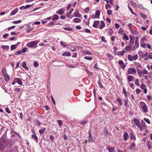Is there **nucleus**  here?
I'll list each match as a JSON object with an SVG mask.
<instances>
[{
    "instance_id": "obj_1",
    "label": "nucleus",
    "mask_w": 152,
    "mask_h": 152,
    "mask_svg": "<svg viewBox=\"0 0 152 152\" xmlns=\"http://www.w3.org/2000/svg\"><path fill=\"white\" fill-rule=\"evenodd\" d=\"M140 105L143 109V112L145 113H147L148 112V107L145 103L144 102H141L140 103Z\"/></svg>"
},
{
    "instance_id": "obj_2",
    "label": "nucleus",
    "mask_w": 152,
    "mask_h": 152,
    "mask_svg": "<svg viewBox=\"0 0 152 152\" xmlns=\"http://www.w3.org/2000/svg\"><path fill=\"white\" fill-rule=\"evenodd\" d=\"M37 41H33L28 43L27 44V46L29 47L33 48L38 43Z\"/></svg>"
},
{
    "instance_id": "obj_3",
    "label": "nucleus",
    "mask_w": 152,
    "mask_h": 152,
    "mask_svg": "<svg viewBox=\"0 0 152 152\" xmlns=\"http://www.w3.org/2000/svg\"><path fill=\"white\" fill-rule=\"evenodd\" d=\"M6 147L4 140L2 139H0V150H3Z\"/></svg>"
},
{
    "instance_id": "obj_4",
    "label": "nucleus",
    "mask_w": 152,
    "mask_h": 152,
    "mask_svg": "<svg viewBox=\"0 0 152 152\" xmlns=\"http://www.w3.org/2000/svg\"><path fill=\"white\" fill-rule=\"evenodd\" d=\"M136 69L133 68H129L128 70V73L129 74H133V73H136Z\"/></svg>"
},
{
    "instance_id": "obj_5",
    "label": "nucleus",
    "mask_w": 152,
    "mask_h": 152,
    "mask_svg": "<svg viewBox=\"0 0 152 152\" xmlns=\"http://www.w3.org/2000/svg\"><path fill=\"white\" fill-rule=\"evenodd\" d=\"M65 11V8H63L58 10L56 12V13L60 15L64 14Z\"/></svg>"
},
{
    "instance_id": "obj_6",
    "label": "nucleus",
    "mask_w": 152,
    "mask_h": 152,
    "mask_svg": "<svg viewBox=\"0 0 152 152\" xmlns=\"http://www.w3.org/2000/svg\"><path fill=\"white\" fill-rule=\"evenodd\" d=\"M139 46V41L137 39H136L134 46L132 48L133 50H134L135 49L137 48Z\"/></svg>"
},
{
    "instance_id": "obj_7",
    "label": "nucleus",
    "mask_w": 152,
    "mask_h": 152,
    "mask_svg": "<svg viewBox=\"0 0 152 152\" xmlns=\"http://www.w3.org/2000/svg\"><path fill=\"white\" fill-rule=\"evenodd\" d=\"M125 49L127 51H131L132 50V45L129 44L128 46H126L125 48Z\"/></svg>"
},
{
    "instance_id": "obj_8",
    "label": "nucleus",
    "mask_w": 152,
    "mask_h": 152,
    "mask_svg": "<svg viewBox=\"0 0 152 152\" xmlns=\"http://www.w3.org/2000/svg\"><path fill=\"white\" fill-rule=\"evenodd\" d=\"M130 38V44H133L135 40V37L134 36H129Z\"/></svg>"
},
{
    "instance_id": "obj_9",
    "label": "nucleus",
    "mask_w": 152,
    "mask_h": 152,
    "mask_svg": "<svg viewBox=\"0 0 152 152\" xmlns=\"http://www.w3.org/2000/svg\"><path fill=\"white\" fill-rule=\"evenodd\" d=\"M99 22H100L99 20H95L93 25V26L95 28H96L97 25L99 24Z\"/></svg>"
},
{
    "instance_id": "obj_10",
    "label": "nucleus",
    "mask_w": 152,
    "mask_h": 152,
    "mask_svg": "<svg viewBox=\"0 0 152 152\" xmlns=\"http://www.w3.org/2000/svg\"><path fill=\"white\" fill-rule=\"evenodd\" d=\"M128 137H129V135H128V133L126 132H125L124 134V136H123L124 140V141L127 140L128 139Z\"/></svg>"
},
{
    "instance_id": "obj_11",
    "label": "nucleus",
    "mask_w": 152,
    "mask_h": 152,
    "mask_svg": "<svg viewBox=\"0 0 152 152\" xmlns=\"http://www.w3.org/2000/svg\"><path fill=\"white\" fill-rule=\"evenodd\" d=\"M52 19L53 21L59 19V16L56 14H55L52 16Z\"/></svg>"
},
{
    "instance_id": "obj_12",
    "label": "nucleus",
    "mask_w": 152,
    "mask_h": 152,
    "mask_svg": "<svg viewBox=\"0 0 152 152\" xmlns=\"http://www.w3.org/2000/svg\"><path fill=\"white\" fill-rule=\"evenodd\" d=\"M27 29L26 31L28 33H30L31 30H33L34 29L33 28V27H31V26L29 25L28 26H27Z\"/></svg>"
},
{
    "instance_id": "obj_13",
    "label": "nucleus",
    "mask_w": 152,
    "mask_h": 152,
    "mask_svg": "<svg viewBox=\"0 0 152 152\" xmlns=\"http://www.w3.org/2000/svg\"><path fill=\"white\" fill-rule=\"evenodd\" d=\"M134 121L137 127L141 124L140 121L137 118H134Z\"/></svg>"
},
{
    "instance_id": "obj_14",
    "label": "nucleus",
    "mask_w": 152,
    "mask_h": 152,
    "mask_svg": "<svg viewBox=\"0 0 152 152\" xmlns=\"http://www.w3.org/2000/svg\"><path fill=\"white\" fill-rule=\"evenodd\" d=\"M15 80L16 81L17 83L19 85H22V82L20 79L18 78H15Z\"/></svg>"
},
{
    "instance_id": "obj_15",
    "label": "nucleus",
    "mask_w": 152,
    "mask_h": 152,
    "mask_svg": "<svg viewBox=\"0 0 152 152\" xmlns=\"http://www.w3.org/2000/svg\"><path fill=\"white\" fill-rule=\"evenodd\" d=\"M105 25L104 22L103 21H101L100 22V29H102L103 28L105 27Z\"/></svg>"
},
{
    "instance_id": "obj_16",
    "label": "nucleus",
    "mask_w": 152,
    "mask_h": 152,
    "mask_svg": "<svg viewBox=\"0 0 152 152\" xmlns=\"http://www.w3.org/2000/svg\"><path fill=\"white\" fill-rule=\"evenodd\" d=\"M73 14L75 16L78 17H80L81 16V15L79 13L77 10L76 11L73 13Z\"/></svg>"
},
{
    "instance_id": "obj_17",
    "label": "nucleus",
    "mask_w": 152,
    "mask_h": 152,
    "mask_svg": "<svg viewBox=\"0 0 152 152\" xmlns=\"http://www.w3.org/2000/svg\"><path fill=\"white\" fill-rule=\"evenodd\" d=\"M88 139V141L91 142V143H93V142H95V141H94L93 138L91 134L89 135Z\"/></svg>"
},
{
    "instance_id": "obj_18",
    "label": "nucleus",
    "mask_w": 152,
    "mask_h": 152,
    "mask_svg": "<svg viewBox=\"0 0 152 152\" xmlns=\"http://www.w3.org/2000/svg\"><path fill=\"white\" fill-rule=\"evenodd\" d=\"M8 152H18L17 147H15L14 148L11 149Z\"/></svg>"
},
{
    "instance_id": "obj_19",
    "label": "nucleus",
    "mask_w": 152,
    "mask_h": 152,
    "mask_svg": "<svg viewBox=\"0 0 152 152\" xmlns=\"http://www.w3.org/2000/svg\"><path fill=\"white\" fill-rule=\"evenodd\" d=\"M31 137L33 139L35 140L37 143L38 142V138L35 134H32Z\"/></svg>"
},
{
    "instance_id": "obj_20",
    "label": "nucleus",
    "mask_w": 152,
    "mask_h": 152,
    "mask_svg": "<svg viewBox=\"0 0 152 152\" xmlns=\"http://www.w3.org/2000/svg\"><path fill=\"white\" fill-rule=\"evenodd\" d=\"M60 44L61 45L63 46L64 48H66L68 46V44L67 43L65 42H64L63 41L60 42Z\"/></svg>"
},
{
    "instance_id": "obj_21",
    "label": "nucleus",
    "mask_w": 152,
    "mask_h": 152,
    "mask_svg": "<svg viewBox=\"0 0 152 152\" xmlns=\"http://www.w3.org/2000/svg\"><path fill=\"white\" fill-rule=\"evenodd\" d=\"M122 39L123 40H128L129 39V38L125 33L123 34V36L122 37Z\"/></svg>"
},
{
    "instance_id": "obj_22",
    "label": "nucleus",
    "mask_w": 152,
    "mask_h": 152,
    "mask_svg": "<svg viewBox=\"0 0 152 152\" xmlns=\"http://www.w3.org/2000/svg\"><path fill=\"white\" fill-rule=\"evenodd\" d=\"M117 101L118 102L120 106H121L123 104V100L121 98L117 99Z\"/></svg>"
},
{
    "instance_id": "obj_23",
    "label": "nucleus",
    "mask_w": 152,
    "mask_h": 152,
    "mask_svg": "<svg viewBox=\"0 0 152 152\" xmlns=\"http://www.w3.org/2000/svg\"><path fill=\"white\" fill-rule=\"evenodd\" d=\"M71 55V54L70 52H64L62 54V55L63 56H70Z\"/></svg>"
},
{
    "instance_id": "obj_24",
    "label": "nucleus",
    "mask_w": 152,
    "mask_h": 152,
    "mask_svg": "<svg viewBox=\"0 0 152 152\" xmlns=\"http://www.w3.org/2000/svg\"><path fill=\"white\" fill-rule=\"evenodd\" d=\"M147 55V53H146L145 54L142 55V57L146 61H147L148 59Z\"/></svg>"
},
{
    "instance_id": "obj_25",
    "label": "nucleus",
    "mask_w": 152,
    "mask_h": 152,
    "mask_svg": "<svg viewBox=\"0 0 152 152\" xmlns=\"http://www.w3.org/2000/svg\"><path fill=\"white\" fill-rule=\"evenodd\" d=\"M73 21L75 23H80L81 21V20L77 18H75L73 20Z\"/></svg>"
},
{
    "instance_id": "obj_26",
    "label": "nucleus",
    "mask_w": 152,
    "mask_h": 152,
    "mask_svg": "<svg viewBox=\"0 0 152 152\" xmlns=\"http://www.w3.org/2000/svg\"><path fill=\"white\" fill-rule=\"evenodd\" d=\"M83 52V53L86 55H91L92 54L91 52L88 50H84Z\"/></svg>"
},
{
    "instance_id": "obj_27",
    "label": "nucleus",
    "mask_w": 152,
    "mask_h": 152,
    "mask_svg": "<svg viewBox=\"0 0 152 152\" xmlns=\"http://www.w3.org/2000/svg\"><path fill=\"white\" fill-rule=\"evenodd\" d=\"M18 11V9L17 8H16L13 10L11 13L10 15H14Z\"/></svg>"
},
{
    "instance_id": "obj_28",
    "label": "nucleus",
    "mask_w": 152,
    "mask_h": 152,
    "mask_svg": "<svg viewBox=\"0 0 152 152\" xmlns=\"http://www.w3.org/2000/svg\"><path fill=\"white\" fill-rule=\"evenodd\" d=\"M138 127L139 128L140 130L141 131H142L143 129H145L146 128V126H142L141 125V124Z\"/></svg>"
},
{
    "instance_id": "obj_29",
    "label": "nucleus",
    "mask_w": 152,
    "mask_h": 152,
    "mask_svg": "<svg viewBox=\"0 0 152 152\" xmlns=\"http://www.w3.org/2000/svg\"><path fill=\"white\" fill-rule=\"evenodd\" d=\"M127 80L128 81H132L133 79V77L131 75H128Z\"/></svg>"
},
{
    "instance_id": "obj_30",
    "label": "nucleus",
    "mask_w": 152,
    "mask_h": 152,
    "mask_svg": "<svg viewBox=\"0 0 152 152\" xmlns=\"http://www.w3.org/2000/svg\"><path fill=\"white\" fill-rule=\"evenodd\" d=\"M46 129L45 128H43L42 129H40L39 131V132L41 134H42L45 131Z\"/></svg>"
},
{
    "instance_id": "obj_31",
    "label": "nucleus",
    "mask_w": 152,
    "mask_h": 152,
    "mask_svg": "<svg viewBox=\"0 0 152 152\" xmlns=\"http://www.w3.org/2000/svg\"><path fill=\"white\" fill-rule=\"evenodd\" d=\"M136 145L134 143H132L130 145L129 149L130 150L133 149L134 148V147Z\"/></svg>"
},
{
    "instance_id": "obj_32",
    "label": "nucleus",
    "mask_w": 152,
    "mask_h": 152,
    "mask_svg": "<svg viewBox=\"0 0 152 152\" xmlns=\"http://www.w3.org/2000/svg\"><path fill=\"white\" fill-rule=\"evenodd\" d=\"M4 77L5 80L6 81H8L10 80V77L8 74L4 76Z\"/></svg>"
},
{
    "instance_id": "obj_33",
    "label": "nucleus",
    "mask_w": 152,
    "mask_h": 152,
    "mask_svg": "<svg viewBox=\"0 0 152 152\" xmlns=\"http://www.w3.org/2000/svg\"><path fill=\"white\" fill-rule=\"evenodd\" d=\"M107 56L110 60H112L113 58V56L109 53H107Z\"/></svg>"
},
{
    "instance_id": "obj_34",
    "label": "nucleus",
    "mask_w": 152,
    "mask_h": 152,
    "mask_svg": "<svg viewBox=\"0 0 152 152\" xmlns=\"http://www.w3.org/2000/svg\"><path fill=\"white\" fill-rule=\"evenodd\" d=\"M146 144L147 145L148 147V148L149 149H150L151 148V143L149 141H147Z\"/></svg>"
},
{
    "instance_id": "obj_35",
    "label": "nucleus",
    "mask_w": 152,
    "mask_h": 152,
    "mask_svg": "<svg viewBox=\"0 0 152 152\" xmlns=\"http://www.w3.org/2000/svg\"><path fill=\"white\" fill-rule=\"evenodd\" d=\"M107 149L109 152H113L114 150V148L113 147H107Z\"/></svg>"
},
{
    "instance_id": "obj_36",
    "label": "nucleus",
    "mask_w": 152,
    "mask_h": 152,
    "mask_svg": "<svg viewBox=\"0 0 152 152\" xmlns=\"http://www.w3.org/2000/svg\"><path fill=\"white\" fill-rule=\"evenodd\" d=\"M22 67L27 70H28V67L26 66V64L25 61H23L22 64Z\"/></svg>"
},
{
    "instance_id": "obj_37",
    "label": "nucleus",
    "mask_w": 152,
    "mask_h": 152,
    "mask_svg": "<svg viewBox=\"0 0 152 152\" xmlns=\"http://www.w3.org/2000/svg\"><path fill=\"white\" fill-rule=\"evenodd\" d=\"M98 85L99 87L101 88H104L103 86L102 85V84L101 83V81L99 80L98 81Z\"/></svg>"
},
{
    "instance_id": "obj_38",
    "label": "nucleus",
    "mask_w": 152,
    "mask_h": 152,
    "mask_svg": "<svg viewBox=\"0 0 152 152\" xmlns=\"http://www.w3.org/2000/svg\"><path fill=\"white\" fill-rule=\"evenodd\" d=\"M140 46L144 48H145L146 47V44L145 43V42L141 41Z\"/></svg>"
},
{
    "instance_id": "obj_39",
    "label": "nucleus",
    "mask_w": 152,
    "mask_h": 152,
    "mask_svg": "<svg viewBox=\"0 0 152 152\" xmlns=\"http://www.w3.org/2000/svg\"><path fill=\"white\" fill-rule=\"evenodd\" d=\"M128 59L130 61H133L132 59V56L130 54H128Z\"/></svg>"
},
{
    "instance_id": "obj_40",
    "label": "nucleus",
    "mask_w": 152,
    "mask_h": 152,
    "mask_svg": "<svg viewBox=\"0 0 152 152\" xmlns=\"http://www.w3.org/2000/svg\"><path fill=\"white\" fill-rule=\"evenodd\" d=\"M95 15L97 17H99V16L100 15V11L99 10H97L95 12Z\"/></svg>"
},
{
    "instance_id": "obj_41",
    "label": "nucleus",
    "mask_w": 152,
    "mask_h": 152,
    "mask_svg": "<svg viewBox=\"0 0 152 152\" xmlns=\"http://www.w3.org/2000/svg\"><path fill=\"white\" fill-rule=\"evenodd\" d=\"M131 32L134 35L138 34V32L137 31L133 30L132 29H130Z\"/></svg>"
},
{
    "instance_id": "obj_42",
    "label": "nucleus",
    "mask_w": 152,
    "mask_h": 152,
    "mask_svg": "<svg viewBox=\"0 0 152 152\" xmlns=\"http://www.w3.org/2000/svg\"><path fill=\"white\" fill-rule=\"evenodd\" d=\"M84 58L88 60L91 61L92 60L93 58L89 56H85L84 57Z\"/></svg>"
},
{
    "instance_id": "obj_43",
    "label": "nucleus",
    "mask_w": 152,
    "mask_h": 152,
    "mask_svg": "<svg viewBox=\"0 0 152 152\" xmlns=\"http://www.w3.org/2000/svg\"><path fill=\"white\" fill-rule=\"evenodd\" d=\"M1 47L3 49H8L9 48V47L8 45H2Z\"/></svg>"
},
{
    "instance_id": "obj_44",
    "label": "nucleus",
    "mask_w": 152,
    "mask_h": 152,
    "mask_svg": "<svg viewBox=\"0 0 152 152\" xmlns=\"http://www.w3.org/2000/svg\"><path fill=\"white\" fill-rule=\"evenodd\" d=\"M17 47L15 45H11L10 47V50H12L16 48Z\"/></svg>"
},
{
    "instance_id": "obj_45",
    "label": "nucleus",
    "mask_w": 152,
    "mask_h": 152,
    "mask_svg": "<svg viewBox=\"0 0 152 152\" xmlns=\"http://www.w3.org/2000/svg\"><path fill=\"white\" fill-rule=\"evenodd\" d=\"M20 90V88H15V93H19Z\"/></svg>"
},
{
    "instance_id": "obj_46",
    "label": "nucleus",
    "mask_w": 152,
    "mask_h": 152,
    "mask_svg": "<svg viewBox=\"0 0 152 152\" xmlns=\"http://www.w3.org/2000/svg\"><path fill=\"white\" fill-rule=\"evenodd\" d=\"M113 33V31L111 28L108 29V34L110 35H112Z\"/></svg>"
},
{
    "instance_id": "obj_47",
    "label": "nucleus",
    "mask_w": 152,
    "mask_h": 152,
    "mask_svg": "<svg viewBox=\"0 0 152 152\" xmlns=\"http://www.w3.org/2000/svg\"><path fill=\"white\" fill-rule=\"evenodd\" d=\"M138 58V55L137 54H136L135 55H133L132 56V59L133 60H135L137 59Z\"/></svg>"
},
{
    "instance_id": "obj_48",
    "label": "nucleus",
    "mask_w": 152,
    "mask_h": 152,
    "mask_svg": "<svg viewBox=\"0 0 152 152\" xmlns=\"http://www.w3.org/2000/svg\"><path fill=\"white\" fill-rule=\"evenodd\" d=\"M148 57L150 59H152V53H147Z\"/></svg>"
},
{
    "instance_id": "obj_49",
    "label": "nucleus",
    "mask_w": 152,
    "mask_h": 152,
    "mask_svg": "<svg viewBox=\"0 0 152 152\" xmlns=\"http://www.w3.org/2000/svg\"><path fill=\"white\" fill-rule=\"evenodd\" d=\"M142 74H145L146 75H148V72L145 69L143 70L142 71Z\"/></svg>"
},
{
    "instance_id": "obj_50",
    "label": "nucleus",
    "mask_w": 152,
    "mask_h": 152,
    "mask_svg": "<svg viewBox=\"0 0 152 152\" xmlns=\"http://www.w3.org/2000/svg\"><path fill=\"white\" fill-rule=\"evenodd\" d=\"M139 80L138 79H136L135 80L134 83L137 86L139 85Z\"/></svg>"
},
{
    "instance_id": "obj_51",
    "label": "nucleus",
    "mask_w": 152,
    "mask_h": 152,
    "mask_svg": "<svg viewBox=\"0 0 152 152\" xmlns=\"http://www.w3.org/2000/svg\"><path fill=\"white\" fill-rule=\"evenodd\" d=\"M123 93L124 94L125 97H127V93L126 91L125 90L124 88H123Z\"/></svg>"
},
{
    "instance_id": "obj_52",
    "label": "nucleus",
    "mask_w": 152,
    "mask_h": 152,
    "mask_svg": "<svg viewBox=\"0 0 152 152\" xmlns=\"http://www.w3.org/2000/svg\"><path fill=\"white\" fill-rule=\"evenodd\" d=\"M22 21L21 20H19L17 21H15L13 22L14 24H16L19 23H20Z\"/></svg>"
},
{
    "instance_id": "obj_53",
    "label": "nucleus",
    "mask_w": 152,
    "mask_h": 152,
    "mask_svg": "<svg viewBox=\"0 0 152 152\" xmlns=\"http://www.w3.org/2000/svg\"><path fill=\"white\" fill-rule=\"evenodd\" d=\"M144 120L148 124H150V121L147 118H144Z\"/></svg>"
},
{
    "instance_id": "obj_54",
    "label": "nucleus",
    "mask_w": 152,
    "mask_h": 152,
    "mask_svg": "<svg viewBox=\"0 0 152 152\" xmlns=\"http://www.w3.org/2000/svg\"><path fill=\"white\" fill-rule=\"evenodd\" d=\"M146 86L144 84L142 83L141 85V88L142 89H143L146 88Z\"/></svg>"
},
{
    "instance_id": "obj_55",
    "label": "nucleus",
    "mask_w": 152,
    "mask_h": 152,
    "mask_svg": "<svg viewBox=\"0 0 152 152\" xmlns=\"http://www.w3.org/2000/svg\"><path fill=\"white\" fill-rule=\"evenodd\" d=\"M96 18H99V17H97V16H96V15H91V18H93V19H95Z\"/></svg>"
},
{
    "instance_id": "obj_56",
    "label": "nucleus",
    "mask_w": 152,
    "mask_h": 152,
    "mask_svg": "<svg viewBox=\"0 0 152 152\" xmlns=\"http://www.w3.org/2000/svg\"><path fill=\"white\" fill-rule=\"evenodd\" d=\"M51 99H52V102L54 104H55L56 103H55V100L52 95H51Z\"/></svg>"
},
{
    "instance_id": "obj_57",
    "label": "nucleus",
    "mask_w": 152,
    "mask_h": 152,
    "mask_svg": "<svg viewBox=\"0 0 152 152\" xmlns=\"http://www.w3.org/2000/svg\"><path fill=\"white\" fill-rule=\"evenodd\" d=\"M105 8L106 9H110L111 7V6L109 4H106L105 5Z\"/></svg>"
},
{
    "instance_id": "obj_58",
    "label": "nucleus",
    "mask_w": 152,
    "mask_h": 152,
    "mask_svg": "<svg viewBox=\"0 0 152 152\" xmlns=\"http://www.w3.org/2000/svg\"><path fill=\"white\" fill-rule=\"evenodd\" d=\"M104 133L105 134H106L107 135H108L109 134V132L107 131V129L106 128L104 129Z\"/></svg>"
},
{
    "instance_id": "obj_59",
    "label": "nucleus",
    "mask_w": 152,
    "mask_h": 152,
    "mask_svg": "<svg viewBox=\"0 0 152 152\" xmlns=\"http://www.w3.org/2000/svg\"><path fill=\"white\" fill-rule=\"evenodd\" d=\"M137 72L138 74L139 75H140L142 73V71L139 69H137Z\"/></svg>"
},
{
    "instance_id": "obj_60",
    "label": "nucleus",
    "mask_w": 152,
    "mask_h": 152,
    "mask_svg": "<svg viewBox=\"0 0 152 152\" xmlns=\"http://www.w3.org/2000/svg\"><path fill=\"white\" fill-rule=\"evenodd\" d=\"M22 53V51L21 50H19L16 52L15 53V54L16 55H18L19 54H21Z\"/></svg>"
},
{
    "instance_id": "obj_61",
    "label": "nucleus",
    "mask_w": 152,
    "mask_h": 152,
    "mask_svg": "<svg viewBox=\"0 0 152 152\" xmlns=\"http://www.w3.org/2000/svg\"><path fill=\"white\" fill-rule=\"evenodd\" d=\"M128 100L127 99L124 100V102H125L124 105L125 107H126L128 105Z\"/></svg>"
},
{
    "instance_id": "obj_62",
    "label": "nucleus",
    "mask_w": 152,
    "mask_h": 152,
    "mask_svg": "<svg viewBox=\"0 0 152 152\" xmlns=\"http://www.w3.org/2000/svg\"><path fill=\"white\" fill-rule=\"evenodd\" d=\"M39 64L37 62V61H34V66L35 67H37L38 66Z\"/></svg>"
},
{
    "instance_id": "obj_63",
    "label": "nucleus",
    "mask_w": 152,
    "mask_h": 152,
    "mask_svg": "<svg viewBox=\"0 0 152 152\" xmlns=\"http://www.w3.org/2000/svg\"><path fill=\"white\" fill-rule=\"evenodd\" d=\"M137 68H140L141 67V65L140 64L138 63H136L135 64Z\"/></svg>"
},
{
    "instance_id": "obj_64",
    "label": "nucleus",
    "mask_w": 152,
    "mask_h": 152,
    "mask_svg": "<svg viewBox=\"0 0 152 152\" xmlns=\"http://www.w3.org/2000/svg\"><path fill=\"white\" fill-rule=\"evenodd\" d=\"M64 29L65 30L68 31H71L72 30L71 28L68 27H65L64 28Z\"/></svg>"
}]
</instances>
